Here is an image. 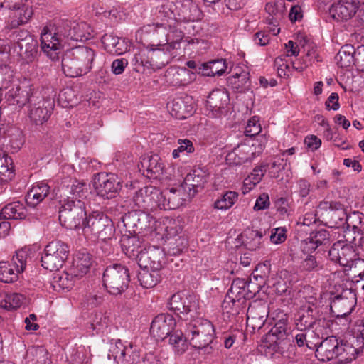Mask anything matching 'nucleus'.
I'll list each match as a JSON object with an SVG mask.
<instances>
[{
    "label": "nucleus",
    "instance_id": "f257e3e1",
    "mask_svg": "<svg viewBox=\"0 0 364 364\" xmlns=\"http://www.w3.org/2000/svg\"><path fill=\"white\" fill-rule=\"evenodd\" d=\"M73 21H63L57 26H45L41 33L42 51L52 60L60 58L65 44L70 41H77L75 31L73 29Z\"/></svg>",
    "mask_w": 364,
    "mask_h": 364
},
{
    "label": "nucleus",
    "instance_id": "f03ea898",
    "mask_svg": "<svg viewBox=\"0 0 364 364\" xmlns=\"http://www.w3.org/2000/svg\"><path fill=\"white\" fill-rule=\"evenodd\" d=\"M95 51L87 46H76L67 50L62 55V70L70 77L88 73L92 68Z\"/></svg>",
    "mask_w": 364,
    "mask_h": 364
},
{
    "label": "nucleus",
    "instance_id": "7ed1b4c3",
    "mask_svg": "<svg viewBox=\"0 0 364 364\" xmlns=\"http://www.w3.org/2000/svg\"><path fill=\"white\" fill-rule=\"evenodd\" d=\"M185 333L193 348H204L213 343L215 329L210 321L197 317L186 322Z\"/></svg>",
    "mask_w": 364,
    "mask_h": 364
},
{
    "label": "nucleus",
    "instance_id": "20e7f679",
    "mask_svg": "<svg viewBox=\"0 0 364 364\" xmlns=\"http://www.w3.org/2000/svg\"><path fill=\"white\" fill-rule=\"evenodd\" d=\"M160 196L161 191L151 186L141 188L135 193L133 202L135 206L142 210L139 212L140 218H138V225L141 229L146 228V223L149 220V215L146 211L160 209Z\"/></svg>",
    "mask_w": 364,
    "mask_h": 364
},
{
    "label": "nucleus",
    "instance_id": "39448f33",
    "mask_svg": "<svg viewBox=\"0 0 364 364\" xmlns=\"http://www.w3.org/2000/svg\"><path fill=\"white\" fill-rule=\"evenodd\" d=\"M87 216L85 201L80 200H65L59 210L61 225L70 230L82 229Z\"/></svg>",
    "mask_w": 364,
    "mask_h": 364
},
{
    "label": "nucleus",
    "instance_id": "423d86ee",
    "mask_svg": "<svg viewBox=\"0 0 364 364\" xmlns=\"http://www.w3.org/2000/svg\"><path fill=\"white\" fill-rule=\"evenodd\" d=\"M103 285L108 293L120 295L128 288L130 275L127 267L121 264H114L107 267L103 274Z\"/></svg>",
    "mask_w": 364,
    "mask_h": 364
},
{
    "label": "nucleus",
    "instance_id": "0eeeda50",
    "mask_svg": "<svg viewBox=\"0 0 364 364\" xmlns=\"http://www.w3.org/2000/svg\"><path fill=\"white\" fill-rule=\"evenodd\" d=\"M82 230L85 234H91L98 239L106 240L114 235V227L107 215L100 211H93L85 218Z\"/></svg>",
    "mask_w": 364,
    "mask_h": 364
},
{
    "label": "nucleus",
    "instance_id": "6e6552de",
    "mask_svg": "<svg viewBox=\"0 0 364 364\" xmlns=\"http://www.w3.org/2000/svg\"><path fill=\"white\" fill-rule=\"evenodd\" d=\"M288 335L287 317L283 314L266 335L263 341L264 347L272 350L273 353L284 356L286 348L290 346Z\"/></svg>",
    "mask_w": 364,
    "mask_h": 364
},
{
    "label": "nucleus",
    "instance_id": "1a4fd4ad",
    "mask_svg": "<svg viewBox=\"0 0 364 364\" xmlns=\"http://www.w3.org/2000/svg\"><path fill=\"white\" fill-rule=\"evenodd\" d=\"M169 309L177 314L190 315V320L198 317L201 314L200 299L193 293L185 291L174 294L168 301Z\"/></svg>",
    "mask_w": 364,
    "mask_h": 364
},
{
    "label": "nucleus",
    "instance_id": "9d476101",
    "mask_svg": "<svg viewBox=\"0 0 364 364\" xmlns=\"http://www.w3.org/2000/svg\"><path fill=\"white\" fill-rule=\"evenodd\" d=\"M69 247L60 240L49 242L41 256L42 267L50 271H56L61 268L68 259Z\"/></svg>",
    "mask_w": 364,
    "mask_h": 364
},
{
    "label": "nucleus",
    "instance_id": "9b49d317",
    "mask_svg": "<svg viewBox=\"0 0 364 364\" xmlns=\"http://www.w3.org/2000/svg\"><path fill=\"white\" fill-rule=\"evenodd\" d=\"M94 188L99 197L112 199L119 195L122 188V180L115 173H100L95 176Z\"/></svg>",
    "mask_w": 364,
    "mask_h": 364
},
{
    "label": "nucleus",
    "instance_id": "f8f14e48",
    "mask_svg": "<svg viewBox=\"0 0 364 364\" xmlns=\"http://www.w3.org/2000/svg\"><path fill=\"white\" fill-rule=\"evenodd\" d=\"M28 256V250L21 249L13 256V264L8 262H0V282L12 283L16 281L18 274L22 273L26 269Z\"/></svg>",
    "mask_w": 364,
    "mask_h": 364
},
{
    "label": "nucleus",
    "instance_id": "ddd939ff",
    "mask_svg": "<svg viewBox=\"0 0 364 364\" xmlns=\"http://www.w3.org/2000/svg\"><path fill=\"white\" fill-rule=\"evenodd\" d=\"M55 102L51 97L44 98L38 92L30 99L28 116L36 125H42L49 119L54 108Z\"/></svg>",
    "mask_w": 364,
    "mask_h": 364
},
{
    "label": "nucleus",
    "instance_id": "4468645a",
    "mask_svg": "<svg viewBox=\"0 0 364 364\" xmlns=\"http://www.w3.org/2000/svg\"><path fill=\"white\" fill-rule=\"evenodd\" d=\"M265 147V139H255L252 144H241L235 147L227 156V160L232 161L235 165H241L245 162L251 161L256 156L260 154Z\"/></svg>",
    "mask_w": 364,
    "mask_h": 364
},
{
    "label": "nucleus",
    "instance_id": "2eb2a0df",
    "mask_svg": "<svg viewBox=\"0 0 364 364\" xmlns=\"http://www.w3.org/2000/svg\"><path fill=\"white\" fill-rule=\"evenodd\" d=\"M318 313V307L314 304H309L307 306H304L299 311L298 318L295 321L297 331H310L311 328L318 331L319 326H323L326 321L324 318H317Z\"/></svg>",
    "mask_w": 364,
    "mask_h": 364
},
{
    "label": "nucleus",
    "instance_id": "dca6fc26",
    "mask_svg": "<svg viewBox=\"0 0 364 364\" xmlns=\"http://www.w3.org/2000/svg\"><path fill=\"white\" fill-rule=\"evenodd\" d=\"M192 198L182 184L161 191L160 210H175L181 206L183 203Z\"/></svg>",
    "mask_w": 364,
    "mask_h": 364
},
{
    "label": "nucleus",
    "instance_id": "f3484780",
    "mask_svg": "<svg viewBox=\"0 0 364 364\" xmlns=\"http://www.w3.org/2000/svg\"><path fill=\"white\" fill-rule=\"evenodd\" d=\"M357 302L355 291L351 289H343L341 294L333 297L331 303V310L336 317L349 315Z\"/></svg>",
    "mask_w": 364,
    "mask_h": 364
},
{
    "label": "nucleus",
    "instance_id": "a211bd4d",
    "mask_svg": "<svg viewBox=\"0 0 364 364\" xmlns=\"http://www.w3.org/2000/svg\"><path fill=\"white\" fill-rule=\"evenodd\" d=\"M176 322L169 314H159L152 321L150 332L156 340L163 341L175 331Z\"/></svg>",
    "mask_w": 364,
    "mask_h": 364
},
{
    "label": "nucleus",
    "instance_id": "6ab92c4d",
    "mask_svg": "<svg viewBox=\"0 0 364 364\" xmlns=\"http://www.w3.org/2000/svg\"><path fill=\"white\" fill-rule=\"evenodd\" d=\"M165 254L158 247H149L144 249L138 259L139 265L141 268L161 270L164 263Z\"/></svg>",
    "mask_w": 364,
    "mask_h": 364
},
{
    "label": "nucleus",
    "instance_id": "aec40b11",
    "mask_svg": "<svg viewBox=\"0 0 364 364\" xmlns=\"http://www.w3.org/2000/svg\"><path fill=\"white\" fill-rule=\"evenodd\" d=\"M341 339L331 336L326 338L321 342L315 343L316 356L321 361H328L338 358Z\"/></svg>",
    "mask_w": 364,
    "mask_h": 364
},
{
    "label": "nucleus",
    "instance_id": "412c9836",
    "mask_svg": "<svg viewBox=\"0 0 364 364\" xmlns=\"http://www.w3.org/2000/svg\"><path fill=\"white\" fill-rule=\"evenodd\" d=\"M229 102V97L223 90H213L208 97L205 106L213 117H220L225 112Z\"/></svg>",
    "mask_w": 364,
    "mask_h": 364
},
{
    "label": "nucleus",
    "instance_id": "4be33fe9",
    "mask_svg": "<svg viewBox=\"0 0 364 364\" xmlns=\"http://www.w3.org/2000/svg\"><path fill=\"white\" fill-rule=\"evenodd\" d=\"M208 173L203 168H198L187 174L182 186L190 196L193 197L197 193L201 191L208 181Z\"/></svg>",
    "mask_w": 364,
    "mask_h": 364
},
{
    "label": "nucleus",
    "instance_id": "5701e85b",
    "mask_svg": "<svg viewBox=\"0 0 364 364\" xmlns=\"http://www.w3.org/2000/svg\"><path fill=\"white\" fill-rule=\"evenodd\" d=\"M140 173L148 178H158L163 173L164 164L158 155L144 156L138 164Z\"/></svg>",
    "mask_w": 364,
    "mask_h": 364
},
{
    "label": "nucleus",
    "instance_id": "b1692460",
    "mask_svg": "<svg viewBox=\"0 0 364 364\" xmlns=\"http://www.w3.org/2000/svg\"><path fill=\"white\" fill-rule=\"evenodd\" d=\"M10 47L0 39V90L6 89L12 80L13 70L6 63L9 59Z\"/></svg>",
    "mask_w": 364,
    "mask_h": 364
},
{
    "label": "nucleus",
    "instance_id": "393cba45",
    "mask_svg": "<svg viewBox=\"0 0 364 364\" xmlns=\"http://www.w3.org/2000/svg\"><path fill=\"white\" fill-rule=\"evenodd\" d=\"M177 5V21H195L201 18V11L193 1L185 0L178 2Z\"/></svg>",
    "mask_w": 364,
    "mask_h": 364
},
{
    "label": "nucleus",
    "instance_id": "a878e982",
    "mask_svg": "<svg viewBox=\"0 0 364 364\" xmlns=\"http://www.w3.org/2000/svg\"><path fill=\"white\" fill-rule=\"evenodd\" d=\"M92 264L91 255L87 250H82L77 253L70 271L75 277H82L88 272Z\"/></svg>",
    "mask_w": 364,
    "mask_h": 364
},
{
    "label": "nucleus",
    "instance_id": "bb28decb",
    "mask_svg": "<svg viewBox=\"0 0 364 364\" xmlns=\"http://www.w3.org/2000/svg\"><path fill=\"white\" fill-rule=\"evenodd\" d=\"M358 4L359 1H339L338 4L332 5L331 13L335 18L347 21L355 14Z\"/></svg>",
    "mask_w": 364,
    "mask_h": 364
},
{
    "label": "nucleus",
    "instance_id": "cd10ccee",
    "mask_svg": "<svg viewBox=\"0 0 364 364\" xmlns=\"http://www.w3.org/2000/svg\"><path fill=\"white\" fill-rule=\"evenodd\" d=\"M102 43L105 50L112 54L122 55L129 50L128 41L112 34H105Z\"/></svg>",
    "mask_w": 364,
    "mask_h": 364
},
{
    "label": "nucleus",
    "instance_id": "c85d7f7f",
    "mask_svg": "<svg viewBox=\"0 0 364 364\" xmlns=\"http://www.w3.org/2000/svg\"><path fill=\"white\" fill-rule=\"evenodd\" d=\"M120 245L124 253L129 258L137 260L143 251L139 239L136 235H123L120 239Z\"/></svg>",
    "mask_w": 364,
    "mask_h": 364
},
{
    "label": "nucleus",
    "instance_id": "c756f323",
    "mask_svg": "<svg viewBox=\"0 0 364 364\" xmlns=\"http://www.w3.org/2000/svg\"><path fill=\"white\" fill-rule=\"evenodd\" d=\"M189 97L176 98L172 102L171 114L178 119L187 118L193 112V106Z\"/></svg>",
    "mask_w": 364,
    "mask_h": 364
},
{
    "label": "nucleus",
    "instance_id": "7c9ffc66",
    "mask_svg": "<svg viewBox=\"0 0 364 364\" xmlns=\"http://www.w3.org/2000/svg\"><path fill=\"white\" fill-rule=\"evenodd\" d=\"M50 186L41 181L34 185L26 196V200L29 206L35 207L48 196Z\"/></svg>",
    "mask_w": 364,
    "mask_h": 364
},
{
    "label": "nucleus",
    "instance_id": "2f4dec72",
    "mask_svg": "<svg viewBox=\"0 0 364 364\" xmlns=\"http://www.w3.org/2000/svg\"><path fill=\"white\" fill-rule=\"evenodd\" d=\"M26 216V210L19 201L5 205L0 212V220H22Z\"/></svg>",
    "mask_w": 364,
    "mask_h": 364
},
{
    "label": "nucleus",
    "instance_id": "473e14b6",
    "mask_svg": "<svg viewBox=\"0 0 364 364\" xmlns=\"http://www.w3.org/2000/svg\"><path fill=\"white\" fill-rule=\"evenodd\" d=\"M226 69V60L221 58L200 64L198 67V73L208 77L220 76L225 73Z\"/></svg>",
    "mask_w": 364,
    "mask_h": 364
},
{
    "label": "nucleus",
    "instance_id": "72a5a7b5",
    "mask_svg": "<svg viewBox=\"0 0 364 364\" xmlns=\"http://www.w3.org/2000/svg\"><path fill=\"white\" fill-rule=\"evenodd\" d=\"M181 330H175L168 337V344L171 346L175 354L183 355L188 348L190 341Z\"/></svg>",
    "mask_w": 364,
    "mask_h": 364
},
{
    "label": "nucleus",
    "instance_id": "f704fd0d",
    "mask_svg": "<svg viewBox=\"0 0 364 364\" xmlns=\"http://www.w3.org/2000/svg\"><path fill=\"white\" fill-rule=\"evenodd\" d=\"M363 349L358 348L357 343H354V340L350 343L341 339L338 358H340V360L345 363H350L357 358L358 353Z\"/></svg>",
    "mask_w": 364,
    "mask_h": 364
},
{
    "label": "nucleus",
    "instance_id": "c9c22d12",
    "mask_svg": "<svg viewBox=\"0 0 364 364\" xmlns=\"http://www.w3.org/2000/svg\"><path fill=\"white\" fill-rule=\"evenodd\" d=\"M12 10H14V12L11 16V21L9 24L11 29L28 23L33 14L32 8L28 6H26L25 4L19 9H13Z\"/></svg>",
    "mask_w": 364,
    "mask_h": 364
},
{
    "label": "nucleus",
    "instance_id": "e433bc0d",
    "mask_svg": "<svg viewBox=\"0 0 364 364\" xmlns=\"http://www.w3.org/2000/svg\"><path fill=\"white\" fill-rule=\"evenodd\" d=\"M21 55L29 63L32 62L37 54L38 42L31 36L26 35L24 39L18 43Z\"/></svg>",
    "mask_w": 364,
    "mask_h": 364
},
{
    "label": "nucleus",
    "instance_id": "4c0bfd02",
    "mask_svg": "<svg viewBox=\"0 0 364 364\" xmlns=\"http://www.w3.org/2000/svg\"><path fill=\"white\" fill-rule=\"evenodd\" d=\"M252 286V282L247 283L245 279H235L232 282L231 287L229 289L226 298L229 299L230 301L235 302L236 301H239L241 298L244 297V291L247 287L249 291H250V287Z\"/></svg>",
    "mask_w": 364,
    "mask_h": 364
},
{
    "label": "nucleus",
    "instance_id": "58836bf2",
    "mask_svg": "<svg viewBox=\"0 0 364 364\" xmlns=\"http://www.w3.org/2000/svg\"><path fill=\"white\" fill-rule=\"evenodd\" d=\"M161 279L159 270L156 269L142 268L138 274V280L141 286L146 289L155 287Z\"/></svg>",
    "mask_w": 364,
    "mask_h": 364
},
{
    "label": "nucleus",
    "instance_id": "ea45409f",
    "mask_svg": "<svg viewBox=\"0 0 364 364\" xmlns=\"http://www.w3.org/2000/svg\"><path fill=\"white\" fill-rule=\"evenodd\" d=\"M26 296L18 293H9L0 296V307L6 310L19 308L25 301Z\"/></svg>",
    "mask_w": 364,
    "mask_h": 364
},
{
    "label": "nucleus",
    "instance_id": "a19ab883",
    "mask_svg": "<svg viewBox=\"0 0 364 364\" xmlns=\"http://www.w3.org/2000/svg\"><path fill=\"white\" fill-rule=\"evenodd\" d=\"M178 5L173 1L166 0L156 9L155 15L161 21L174 19L177 21Z\"/></svg>",
    "mask_w": 364,
    "mask_h": 364
},
{
    "label": "nucleus",
    "instance_id": "79ce46f5",
    "mask_svg": "<svg viewBox=\"0 0 364 364\" xmlns=\"http://www.w3.org/2000/svg\"><path fill=\"white\" fill-rule=\"evenodd\" d=\"M355 50L351 46H343L336 56L337 64L341 68H348L352 64L355 65Z\"/></svg>",
    "mask_w": 364,
    "mask_h": 364
},
{
    "label": "nucleus",
    "instance_id": "37998d69",
    "mask_svg": "<svg viewBox=\"0 0 364 364\" xmlns=\"http://www.w3.org/2000/svg\"><path fill=\"white\" fill-rule=\"evenodd\" d=\"M269 164L267 162H262L259 166H256L252 172L245 179L244 185L249 186L248 188L250 190L252 187L258 184L265 173L267 171Z\"/></svg>",
    "mask_w": 364,
    "mask_h": 364
},
{
    "label": "nucleus",
    "instance_id": "c03bdc74",
    "mask_svg": "<svg viewBox=\"0 0 364 364\" xmlns=\"http://www.w3.org/2000/svg\"><path fill=\"white\" fill-rule=\"evenodd\" d=\"M164 57L165 53L160 50H151L146 52V57H144L143 60V69L144 72H145L146 69H150L154 70L156 68H161L166 64V62L162 60L160 63H158L154 59L157 57L160 56Z\"/></svg>",
    "mask_w": 364,
    "mask_h": 364
},
{
    "label": "nucleus",
    "instance_id": "a18cd8bd",
    "mask_svg": "<svg viewBox=\"0 0 364 364\" xmlns=\"http://www.w3.org/2000/svg\"><path fill=\"white\" fill-rule=\"evenodd\" d=\"M70 196H68L65 200H75L84 201L88 194V188L85 183L74 181L70 189Z\"/></svg>",
    "mask_w": 364,
    "mask_h": 364
},
{
    "label": "nucleus",
    "instance_id": "49530a36",
    "mask_svg": "<svg viewBox=\"0 0 364 364\" xmlns=\"http://www.w3.org/2000/svg\"><path fill=\"white\" fill-rule=\"evenodd\" d=\"M245 239L244 244L250 250H256L262 245L263 234L261 231L256 230H247L245 231Z\"/></svg>",
    "mask_w": 364,
    "mask_h": 364
},
{
    "label": "nucleus",
    "instance_id": "de8ad7c7",
    "mask_svg": "<svg viewBox=\"0 0 364 364\" xmlns=\"http://www.w3.org/2000/svg\"><path fill=\"white\" fill-rule=\"evenodd\" d=\"M237 198L238 193L237 192L227 191L214 203V208L218 210H228L235 204Z\"/></svg>",
    "mask_w": 364,
    "mask_h": 364
},
{
    "label": "nucleus",
    "instance_id": "09e8293b",
    "mask_svg": "<svg viewBox=\"0 0 364 364\" xmlns=\"http://www.w3.org/2000/svg\"><path fill=\"white\" fill-rule=\"evenodd\" d=\"M139 362V353L132 344L126 346L122 356H119L118 364H136Z\"/></svg>",
    "mask_w": 364,
    "mask_h": 364
},
{
    "label": "nucleus",
    "instance_id": "8fccbe9b",
    "mask_svg": "<svg viewBox=\"0 0 364 364\" xmlns=\"http://www.w3.org/2000/svg\"><path fill=\"white\" fill-rule=\"evenodd\" d=\"M125 348L126 346H124L121 340H111L108 344V358L113 359L118 364L119 356H122Z\"/></svg>",
    "mask_w": 364,
    "mask_h": 364
},
{
    "label": "nucleus",
    "instance_id": "3c124183",
    "mask_svg": "<svg viewBox=\"0 0 364 364\" xmlns=\"http://www.w3.org/2000/svg\"><path fill=\"white\" fill-rule=\"evenodd\" d=\"M268 164L269 166L267 170L269 171V175L270 177L275 178H279V172L283 171L287 165L286 160L278 156H274L272 159V161Z\"/></svg>",
    "mask_w": 364,
    "mask_h": 364
},
{
    "label": "nucleus",
    "instance_id": "603ef678",
    "mask_svg": "<svg viewBox=\"0 0 364 364\" xmlns=\"http://www.w3.org/2000/svg\"><path fill=\"white\" fill-rule=\"evenodd\" d=\"M76 277L73 275L70 270V273L63 272L62 274H58L54 277V282L59 287L62 289H70L74 285L73 279Z\"/></svg>",
    "mask_w": 364,
    "mask_h": 364
},
{
    "label": "nucleus",
    "instance_id": "864d4df0",
    "mask_svg": "<svg viewBox=\"0 0 364 364\" xmlns=\"http://www.w3.org/2000/svg\"><path fill=\"white\" fill-rule=\"evenodd\" d=\"M31 354L34 357L33 364H50L48 352L43 346H36L32 348Z\"/></svg>",
    "mask_w": 364,
    "mask_h": 364
},
{
    "label": "nucleus",
    "instance_id": "5fc2aeb1",
    "mask_svg": "<svg viewBox=\"0 0 364 364\" xmlns=\"http://www.w3.org/2000/svg\"><path fill=\"white\" fill-rule=\"evenodd\" d=\"M73 29L75 31L77 41H83L90 38V26L85 22L73 21Z\"/></svg>",
    "mask_w": 364,
    "mask_h": 364
},
{
    "label": "nucleus",
    "instance_id": "6e6d98bb",
    "mask_svg": "<svg viewBox=\"0 0 364 364\" xmlns=\"http://www.w3.org/2000/svg\"><path fill=\"white\" fill-rule=\"evenodd\" d=\"M353 340L358 348H364V318L356 321L353 331Z\"/></svg>",
    "mask_w": 364,
    "mask_h": 364
},
{
    "label": "nucleus",
    "instance_id": "4d7b16f0",
    "mask_svg": "<svg viewBox=\"0 0 364 364\" xmlns=\"http://www.w3.org/2000/svg\"><path fill=\"white\" fill-rule=\"evenodd\" d=\"M309 240L314 241V242L317 244L318 247L326 245L329 243L330 234L324 229L313 231L310 233Z\"/></svg>",
    "mask_w": 364,
    "mask_h": 364
},
{
    "label": "nucleus",
    "instance_id": "13d9d810",
    "mask_svg": "<svg viewBox=\"0 0 364 364\" xmlns=\"http://www.w3.org/2000/svg\"><path fill=\"white\" fill-rule=\"evenodd\" d=\"M109 319L102 312H97L92 318L91 326L97 333L102 331L108 326Z\"/></svg>",
    "mask_w": 364,
    "mask_h": 364
},
{
    "label": "nucleus",
    "instance_id": "bf43d9fd",
    "mask_svg": "<svg viewBox=\"0 0 364 364\" xmlns=\"http://www.w3.org/2000/svg\"><path fill=\"white\" fill-rule=\"evenodd\" d=\"M14 177V171L8 166L7 159L0 157V183H6Z\"/></svg>",
    "mask_w": 364,
    "mask_h": 364
},
{
    "label": "nucleus",
    "instance_id": "052dcab7",
    "mask_svg": "<svg viewBox=\"0 0 364 364\" xmlns=\"http://www.w3.org/2000/svg\"><path fill=\"white\" fill-rule=\"evenodd\" d=\"M174 75L176 76V84L184 85L192 81L194 73L190 72L186 68H178Z\"/></svg>",
    "mask_w": 364,
    "mask_h": 364
},
{
    "label": "nucleus",
    "instance_id": "680f3d73",
    "mask_svg": "<svg viewBox=\"0 0 364 364\" xmlns=\"http://www.w3.org/2000/svg\"><path fill=\"white\" fill-rule=\"evenodd\" d=\"M261 130L262 128L259 123V119L255 116L248 121L245 133L246 136H254L258 135Z\"/></svg>",
    "mask_w": 364,
    "mask_h": 364
},
{
    "label": "nucleus",
    "instance_id": "e2e57ef3",
    "mask_svg": "<svg viewBox=\"0 0 364 364\" xmlns=\"http://www.w3.org/2000/svg\"><path fill=\"white\" fill-rule=\"evenodd\" d=\"M31 90H21V91L18 93V96L16 99L12 102L13 105H18L19 107L25 105L26 103L30 105V99L31 97H34L36 96L38 92L35 91L30 92Z\"/></svg>",
    "mask_w": 364,
    "mask_h": 364
},
{
    "label": "nucleus",
    "instance_id": "0e129e2a",
    "mask_svg": "<svg viewBox=\"0 0 364 364\" xmlns=\"http://www.w3.org/2000/svg\"><path fill=\"white\" fill-rule=\"evenodd\" d=\"M178 144L179 146L172 152V155L174 159L179 157L180 152L186 151L187 153H193L194 151L193 143L189 139H179Z\"/></svg>",
    "mask_w": 364,
    "mask_h": 364
},
{
    "label": "nucleus",
    "instance_id": "69168bd1",
    "mask_svg": "<svg viewBox=\"0 0 364 364\" xmlns=\"http://www.w3.org/2000/svg\"><path fill=\"white\" fill-rule=\"evenodd\" d=\"M340 255L341 257V259L338 260V263L343 267H350L353 262V259L349 256L353 253L351 247L342 245Z\"/></svg>",
    "mask_w": 364,
    "mask_h": 364
},
{
    "label": "nucleus",
    "instance_id": "338daca9",
    "mask_svg": "<svg viewBox=\"0 0 364 364\" xmlns=\"http://www.w3.org/2000/svg\"><path fill=\"white\" fill-rule=\"evenodd\" d=\"M299 332L295 334V341L299 347L306 346L309 348H314V344L307 339L308 333H311L308 331H299Z\"/></svg>",
    "mask_w": 364,
    "mask_h": 364
},
{
    "label": "nucleus",
    "instance_id": "774afa93",
    "mask_svg": "<svg viewBox=\"0 0 364 364\" xmlns=\"http://www.w3.org/2000/svg\"><path fill=\"white\" fill-rule=\"evenodd\" d=\"M144 57H146V51H137L134 53L131 60L132 64L134 66V70L137 73H144Z\"/></svg>",
    "mask_w": 364,
    "mask_h": 364
}]
</instances>
